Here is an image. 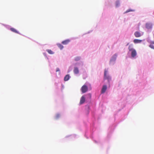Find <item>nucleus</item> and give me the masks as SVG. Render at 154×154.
<instances>
[{
    "label": "nucleus",
    "instance_id": "f257e3e1",
    "mask_svg": "<svg viewBox=\"0 0 154 154\" xmlns=\"http://www.w3.org/2000/svg\"><path fill=\"white\" fill-rule=\"evenodd\" d=\"M81 90L83 93L86 92L88 90V87L86 85H83L81 88Z\"/></svg>",
    "mask_w": 154,
    "mask_h": 154
},
{
    "label": "nucleus",
    "instance_id": "f03ea898",
    "mask_svg": "<svg viewBox=\"0 0 154 154\" xmlns=\"http://www.w3.org/2000/svg\"><path fill=\"white\" fill-rule=\"evenodd\" d=\"M152 24L151 23H147L146 24V27L148 29H152Z\"/></svg>",
    "mask_w": 154,
    "mask_h": 154
},
{
    "label": "nucleus",
    "instance_id": "7ed1b4c3",
    "mask_svg": "<svg viewBox=\"0 0 154 154\" xmlns=\"http://www.w3.org/2000/svg\"><path fill=\"white\" fill-rule=\"evenodd\" d=\"M85 98L84 96H82L81 98L79 103L80 104H82L84 103L85 101Z\"/></svg>",
    "mask_w": 154,
    "mask_h": 154
},
{
    "label": "nucleus",
    "instance_id": "20e7f679",
    "mask_svg": "<svg viewBox=\"0 0 154 154\" xmlns=\"http://www.w3.org/2000/svg\"><path fill=\"white\" fill-rule=\"evenodd\" d=\"M137 55V52L135 50H133L131 51V56L133 57H134Z\"/></svg>",
    "mask_w": 154,
    "mask_h": 154
},
{
    "label": "nucleus",
    "instance_id": "39448f33",
    "mask_svg": "<svg viewBox=\"0 0 154 154\" xmlns=\"http://www.w3.org/2000/svg\"><path fill=\"white\" fill-rule=\"evenodd\" d=\"M134 35L136 37H139L141 36V33L138 31H136L135 32Z\"/></svg>",
    "mask_w": 154,
    "mask_h": 154
},
{
    "label": "nucleus",
    "instance_id": "423d86ee",
    "mask_svg": "<svg viewBox=\"0 0 154 154\" xmlns=\"http://www.w3.org/2000/svg\"><path fill=\"white\" fill-rule=\"evenodd\" d=\"M107 89V86L106 85H104L101 90V93H103L105 92Z\"/></svg>",
    "mask_w": 154,
    "mask_h": 154
},
{
    "label": "nucleus",
    "instance_id": "0eeeda50",
    "mask_svg": "<svg viewBox=\"0 0 154 154\" xmlns=\"http://www.w3.org/2000/svg\"><path fill=\"white\" fill-rule=\"evenodd\" d=\"M75 74H77L79 73V70L77 67H75L73 70Z\"/></svg>",
    "mask_w": 154,
    "mask_h": 154
},
{
    "label": "nucleus",
    "instance_id": "6e6552de",
    "mask_svg": "<svg viewBox=\"0 0 154 154\" xmlns=\"http://www.w3.org/2000/svg\"><path fill=\"white\" fill-rule=\"evenodd\" d=\"M133 42L134 43H141L142 42V40L138 39H135L134 40Z\"/></svg>",
    "mask_w": 154,
    "mask_h": 154
},
{
    "label": "nucleus",
    "instance_id": "1a4fd4ad",
    "mask_svg": "<svg viewBox=\"0 0 154 154\" xmlns=\"http://www.w3.org/2000/svg\"><path fill=\"white\" fill-rule=\"evenodd\" d=\"M70 41L69 39H67L65 41H63L62 42V44L63 45H67V44Z\"/></svg>",
    "mask_w": 154,
    "mask_h": 154
},
{
    "label": "nucleus",
    "instance_id": "9d476101",
    "mask_svg": "<svg viewBox=\"0 0 154 154\" xmlns=\"http://www.w3.org/2000/svg\"><path fill=\"white\" fill-rule=\"evenodd\" d=\"M107 71L105 70L104 72V77L105 79H109V77L106 75Z\"/></svg>",
    "mask_w": 154,
    "mask_h": 154
},
{
    "label": "nucleus",
    "instance_id": "9b49d317",
    "mask_svg": "<svg viewBox=\"0 0 154 154\" xmlns=\"http://www.w3.org/2000/svg\"><path fill=\"white\" fill-rule=\"evenodd\" d=\"M10 30L12 32H14L15 33H18L19 34V32L17 31L15 29L13 28H10Z\"/></svg>",
    "mask_w": 154,
    "mask_h": 154
},
{
    "label": "nucleus",
    "instance_id": "f8f14e48",
    "mask_svg": "<svg viewBox=\"0 0 154 154\" xmlns=\"http://www.w3.org/2000/svg\"><path fill=\"white\" fill-rule=\"evenodd\" d=\"M69 78V75H66L64 78V80L65 81H68Z\"/></svg>",
    "mask_w": 154,
    "mask_h": 154
},
{
    "label": "nucleus",
    "instance_id": "ddd939ff",
    "mask_svg": "<svg viewBox=\"0 0 154 154\" xmlns=\"http://www.w3.org/2000/svg\"><path fill=\"white\" fill-rule=\"evenodd\" d=\"M128 49L129 51H132L133 50H135L133 48V45H129L128 47Z\"/></svg>",
    "mask_w": 154,
    "mask_h": 154
},
{
    "label": "nucleus",
    "instance_id": "4468645a",
    "mask_svg": "<svg viewBox=\"0 0 154 154\" xmlns=\"http://www.w3.org/2000/svg\"><path fill=\"white\" fill-rule=\"evenodd\" d=\"M46 51L50 54H52L54 53V52L50 49H47Z\"/></svg>",
    "mask_w": 154,
    "mask_h": 154
},
{
    "label": "nucleus",
    "instance_id": "2eb2a0df",
    "mask_svg": "<svg viewBox=\"0 0 154 154\" xmlns=\"http://www.w3.org/2000/svg\"><path fill=\"white\" fill-rule=\"evenodd\" d=\"M57 45L58 47L61 50L63 48V46L61 44H60L58 43V44H57Z\"/></svg>",
    "mask_w": 154,
    "mask_h": 154
},
{
    "label": "nucleus",
    "instance_id": "dca6fc26",
    "mask_svg": "<svg viewBox=\"0 0 154 154\" xmlns=\"http://www.w3.org/2000/svg\"><path fill=\"white\" fill-rule=\"evenodd\" d=\"M80 58L79 57H76L75 58V60L76 61H77L80 60Z\"/></svg>",
    "mask_w": 154,
    "mask_h": 154
},
{
    "label": "nucleus",
    "instance_id": "f3484780",
    "mask_svg": "<svg viewBox=\"0 0 154 154\" xmlns=\"http://www.w3.org/2000/svg\"><path fill=\"white\" fill-rule=\"evenodd\" d=\"M120 3L119 1H117L116 2V5L117 7L119 5Z\"/></svg>",
    "mask_w": 154,
    "mask_h": 154
},
{
    "label": "nucleus",
    "instance_id": "a211bd4d",
    "mask_svg": "<svg viewBox=\"0 0 154 154\" xmlns=\"http://www.w3.org/2000/svg\"><path fill=\"white\" fill-rule=\"evenodd\" d=\"M133 11V10H127L125 12V13H127L128 12H130V11Z\"/></svg>",
    "mask_w": 154,
    "mask_h": 154
},
{
    "label": "nucleus",
    "instance_id": "6ab92c4d",
    "mask_svg": "<svg viewBox=\"0 0 154 154\" xmlns=\"http://www.w3.org/2000/svg\"><path fill=\"white\" fill-rule=\"evenodd\" d=\"M149 47L151 48L154 49V45L152 44H150L149 45Z\"/></svg>",
    "mask_w": 154,
    "mask_h": 154
},
{
    "label": "nucleus",
    "instance_id": "aec40b11",
    "mask_svg": "<svg viewBox=\"0 0 154 154\" xmlns=\"http://www.w3.org/2000/svg\"><path fill=\"white\" fill-rule=\"evenodd\" d=\"M56 71L57 72H58V71H60V69H59V68H57L56 69Z\"/></svg>",
    "mask_w": 154,
    "mask_h": 154
},
{
    "label": "nucleus",
    "instance_id": "412c9836",
    "mask_svg": "<svg viewBox=\"0 0 154 154\" xmlns=\"http://www.w3.org/2000/svg\"><path fill=\"white\" fill-rule=\"evenodd\" d=\"M60 116V115L59 114H57L56 116V117L57 118H58Z\"/></svg>",
    "mask_w": 154,
    "mask_h": 154
},
{
    "label": "nucleus",
    "instance_id": "4be33fe9",
    "mask_svg": "<svg viewBox=\"0 0 154 154\" xmlns=\"http://www.w3.org/2000/svg\"><path fill=\"white\" fill-rule=\"evenodd\" d=\"M128 44H129V43H128V44H127V45H128Z\"/></svg>",
    "mask_w": 154,
    "mask_h": 154
}]
</instances>
